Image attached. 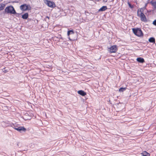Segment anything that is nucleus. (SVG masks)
<instances>
[{
  "label": "nucleus",
  "mask_w": 156,
  "mask_h": 156,
  "mask_svg": "<svg viewBox=\"0 0 156 156\" xmlns=\"http://www.w3.org/2000/svg\"><path fill=\"white\" fill-rule=\"evenodd\" d=\"M5 12L8 13L15 14L16 12L13 7L12 6H10L6 7L5 9Z\"/></svg>",
  "instance_id": "f257e3e1"
},
{
  "label": "nucleus",
  "mask_w": 156,
  "mask_h": 156,
  "mask_svg": "<svg viewBox=\"0 0 156 156\" xmlns=\"http://www.w3.org/2000/svg\"><path fill=\"white\" fill-rule=\"evenodd\" d=\"M132 30L133 33L136 35L138 37L143 36V33L140 29L139 28H137V29L133 28Z\"/></svg>",
  "instance_id": "f03ea898"
},
{
  "label": "nucleus",
  "mask_w": 156,
  "mask_h": 156,
  "mask_svg": "<svg viewBox=\"0 0 156 156\" xmlns=\"http://www.w3.org/2000/svg\"><path fill=\"white\" fill-rule=\"evenodd\" d=\"M20 9L23 11L30 10L31 9V7L29 5L24 4L21 5L20 7Z\"/></svg>",
  "instance_id": "7ed1b4c3"
},
{
  "label": "nucleus",
  "mask_w": 156,
  "mask_h": 156,
  "mask_svg": "<svg viewBox=\"0 0 156 156\" xmlns=\"http://www.w3.org/2000/svg\"><path fill=\"white\" fill-rule=\"evenodd\" d=\"M139 10H138L137 11V16H140L141 20L142 21L146 22L147 21L145 16L143 12L141 13L140 15L139 14Z\"/></svg>",
  "instance_id": "20e7f679"
},
{
  "label": "nucleus",
  "mask_w": 156,
  "mask_h": 156,
  "mask_svg": "<svg viewBox=\"0 0 156 156\" xmlns=\"http://www.w3.org/2000/svg\"><path fill=\"white\" fill-rule=\"evenodd\" d=\"M117 50V48L116 45H113L108 48V51L110 53L115 52Z\"/></svg>",
  "instance_id": "39448f33"
},
{
  "label": "nucleus",
  "mask_w": 156,
  "mask_h": 156,
  "mask_svg": "<svg viewBox=\"0 0 156 156\" xmlns=\"http://www.w3.org/2000/svg\"><path fill=\"white\" fill-rule=\"evenodd\" d=\"M46 4L49 7L53 8L55 7V5L54 2L47 0H46Z\"/></svg>",
  "instance_id": "423d86ee"
},
{
  "label": "nucleus",
  "mask_w": 156,
  "mask_h": 156,
  "mask_svg": "<svg viewBox=\"0 0 156 156\" xmlns=\"http://www.w3.org/2000/svg\"><path fill=\"white\" fill-rule=\"evenodd\" d=\"M14 128L16 130H17L20 132L21 131H25L26 130V129L23 126H15Z\"/></svg>",
  "instance_id": "0eeeda50"
},
{
  "label": "nucleus",
  "mask_w": 156,
  "mask_h": 156,
  "mask_svg": "<svg viewBox=\"0 0 156 156\" xmlns=\"http://www.w3.org/2000/svg\"><path fill=\"white\" fill-rule=\"evenodd\" d=\"M77 92L78 94L82 96H84L86 94V93L82 90H79Z\"/></svg>",
  "instance_id": "6e6552de"
},
{
  "label": "nucleus",
  "mask_w": 156,
  "mask_h": 156,
  "mask_svg": "<svg viewBox=\"0 0 156 156\" xmlns=\"http://www.w3.org/2000/svg\"><path fill=\"white\" fill-rule=\"evenodd\" d=\"M136 60L137 62L141 63H143L144 62V59L141 57L137 58Z\"/></svg>",
  "instance_id": "1a4fd4ad"
},
{
  "label": "nucleus",
  "mask_w": 156,
  "mask_h": 156,
  "mask_svg": "<svg viewBox=\"0 0 156 156\" xmlns=\"http://www.w3.org/2000/svg\"><path fill=\"white\" fill-rule=\"evenodd\" d=\"M150 3L153 7L154 10L156 9V1L155 2L151 1L150 2Z\"/></svg>",
  "instance_id": "9d476101"
},
{
  "label": "nucleus",
  "mask_w": 156,
  "mask_h": 156,
  "mask_svg": "<svg viewBox=\"0 0 156 156\" xmlns=\"http://www.w3.org/2000/svg\"><path fill=\"white\" fill-rule=\"evenodd\" d=\"M107 9V7L106 6H103L99 10V11H104Z\"/></svg>",
  "instance_id": "9b49d317"
},
{
  "label": "nucleus",
  "mask_w": 156,
  "mask_h": 156,
  "mask_svg": "<svg viewBox=\"0 0 156 156\" xmlns=\"http://www.w3.org/2000/svg\"><path fill=\"white\" fill-rule=\"evenodd\" d=\"M28 16V14L27 13H26L22 16V18L24 19H27Z\"/></svg>",
  "instance_id": "f8f14e48"
},
{
  "label": "nucleus",
  "mask_w": 156,
  "mask_h": 156,
  "mask_svg": "<svg viewBox=\"0 0 156 156\" xmlns=\"http://www.w3.org/2000/svg\"><path fill=\"white\" fill-rule=\"evenodd\" d=\"M142 156H150V154L146 151L141 153Z\"/></svg>",
  "instance_id": "ddd939ff"
},
{
  "label": "nucleus",
  "mask_w": 156,
  "mask_h": 156,
  "mask_svg": "<svg viewBox=\"0 0 156 156\" xmlns=\"http://www.w3.org/2000/svg\"><path fill=\"white\" fill-rule=\"evenodd\" d=\"M148 41L149 42H151V43H155V38L153 37H151L149 39Z\"/></svg>",
  "instance_id": "4468645a"
},
{
  "label": "nucleus",
  "mask_w": 156,
  "mask_h": 156,
  "mask_svg": "<svg viewBox=\"0 0 156 156\" xmlns=\"http://www.w3.org/2000/svg\"><path fill=\"white\" fill-rule=\"evenodd\" d=\"M126 87H124V88L121 87L119 89V91L120 92H122L126 90Z\"/></svg>",
  "instance_id": "2eb2a0df"
},
{
  "label": "nucleus",
  "mask_w": 156,
  "mask_h": 156,
  "mask_svg": "<svg viewBox=\"0 0 156 156\" xmlns=\"http://www.w3.org/2000/svg\"><path fill=\"white\" fill-rule=\"evenodd\" d=\"M73 32L72 30L68 31L67 33L68 36H69L70 34H73Z\"/></svg>",
  "instance_id": "dca6fc26"
},
{
  "label": "nucleus",
  "mask_w": 156,
  "mask_h": 156,
  "mask_svg": "<svg viewBox=\"0 0 156 156\" xmlns=\"http://www.w3.org/2000/svg\"><path fill=\"white\" fill-rule=\"evenodd\" d=\"M128 4L129 5V7L131 8H133V5H132L129 2H128Z\"/></svg>",
  "instance_id": "f3484780"
},
{
  "label": "nucleus",
  "mask_w": 156,
  "mask_h": 156,
  "mask_svg": "<svg viewBox=\"0 0 156 156\" xmlns=\"http://www.w3.org/2000/svg\"><path fill=\"white\" fill-rule=\"evenodd\" d=\"M153 24L154 25L156 26V20H154L153 22Z\"/></svg>",
  "instance_id": "a211bd4d"
},
{
  "label": "nucleus",
  "mask_w": 156,
  "mask_h": 156,
  "mask_svg": "<svg viewBox=\"0 0 156 156\" xmlns=\"http://www.w3.org/2000/svg\"><path fill=\"white\" fill-rule=\"evenodd\" d=\"M3 9H4V7L2 6H1V7H0V10H2Z\"/></svg>",
  "instance_id": "6ab92c4d"
},
{
  "label": "nucleus",
  "mask_w": 156,
  "mask_h": 156,
  "mask_svg": "<svg viewBox=\"0 0 156 156\" xmlns=\"http://www.w3.org/2000/svg\"><path fill=\"white\" fill-rule=\"evenodd\" d=\"M103 0V2H106L108 1V0Z\"/></svg>",
  "instance_id": "aec40b11"
},
{
  "label": "nucleus",
  "mask_w": 156,
  "mask_h": 156,
  "mask_svg": "<svg viewBox=\"0 0 156 156\" xmlns=\"http://www.w3.org/2000/svg\"><path fill=\"white\" fill-rule=\"evenodd\" d=\"M47 18H49L48 16H47Z\"/></svg>",
  "instance_id": "412c9836"
}]
</instances>
